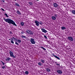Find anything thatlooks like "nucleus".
<instances>
[{"instance_id": "f257e3e1", "label": "nucleus", "mask_w": 75, "mask_h": 75, "mask_svg": "<svg viewBox=\"0 0 75 75\" xmlns=\"http://www.w3.org/2000/svg\"><path fill=\"white\" fill-rule=\"evenodd\" d=\"M3 19L5 21L7 22L9 24H12L15 25V26L17 27V26L16 24V23H15V22L14 21L12 20L10 18H7L6 19L5 18H4Z\"/></svg>"}, {"instance_id": "f03ea898", "label": "nucleus", "mask_w": 75, "mask_h": 75, "mask_svg": "<svg viewBox=\"0 0 75 75\" xmlns=\"http://www.w3.org/2000/svg\"><path fill=\"white\" fill-rule=\"evenodd\" d=\"M9 54H10V56L11 57H13V58H16V56H14L13 54V52L11 50L9 51Z\"/></svg>"}, {"instance_id": "7ed1b4c3", "label": "nucleus", "mask_w": 75, "mask_h": 75, "mask_svg": "<svg viewBox=\"0 0 75 75\" xmlns=\"http://www.w3.org/2000/svg\"><path fill=\"white\" fill-rule=\"evenodd\" d=\"M67 39L69 41L72 42L74 41V39H73V38L71 36H69L68 37Z\"/></svg>"}, {"instance_id": "20e7f679", "label": "nucleus", "mask_w": 75, "mask_h": 75, "mask_svg": "<svg viewBox=\"0 0 75 75\" xmlns=\"http://www.w3.org/2000/svg\"><path fill=\"white\" fill-rule=\"evenodd\" d=\"M30 41L31 44H35V42L34 41V39L31 38L30 39Z\"/></svg>"}, {"instance_id": "39448f33", "label": "nucleus", "mask_w": 75, "mask_h": 75, "mask_svg": "<svg viewBox=\"0 0 75 75\" xmlns=\"http://www.w3.org/2000/svg\"><path fill=\"white\" fill-rule=\"evenodd\" d=\"M53 4V6L55 8V7H58V8H59V6H58V5L56 3H54Z\"/></svg>"}, {"instance_id": "423d86ee", "label": "nucleus", "mask_w": 75, "mask_h": 75, "mask_svg": "<svg viewBox=\"0 0 75 75\" xmlns=\"http://www.w3.org/2000/svg\"><path fill=\"white\" fill-rule=\"evenodd\" d=\"M41 30L42 31V32H43V33H47V31L46 30L43 28H41Z\"/></svg>"}, {"instance_id": "0eeeda50", "label": "nucleus", "mask_w": 75, "mask_h": 75, "mask_svg": "<svg viewBox=\"0 0 75 75\" xmlns=\"http://www.w3.org/2000/svg\"><path fill=\"white\" fill-rule=\"evenodd\" d=\"M11 59V58L8 57H6V58L5 59V60L6 61H10V60Z\"/></svg>"}, {"instance_id": "6e6552de", "label": "nucleus", "mask_w": 75, "mask_h": 75, "mask_svg": "<svg viewBox=\"0 0 75 75\" xmlns=\"http://www.w3.org/2000/svg\"><path fill=\"white\" fill-rule=\"evenodd\" d=\"M35 23L37 26H39V22L38 21H35Z\"/></svg>"}, {"instance_id": "1a4fd4ad", "label": "nucleus", "mask_w": 75, "mask_h": 75, "mask_svg": "<svg viewBox=\"0 0 75 75\" xmlns=\"http://www.w3.org/2000/svg\"><path fill=\"white\" fill-rule=\"evenodd\" d=\"M57 71L59 74H62V72L61 70H58Z\"/></svg>"}, {"instance_id": "9d476101", "label": "nucleus", "mask_w": 75, "mask_h": 75, "mask_svg": "<svg viewBox=\"0 0 75 75\" xmlns=\"http://www.w3.org/2000/svg\"><path fill=\"white\" fill-rule=\"evenodd\" d=\"M52 18L54 20H56V17L55 16H52Z\"/></svg>"}, {"instance_id": "9b49d317", "label": "nucleus", "mask_w": 75, "mask_h": 75, "mask_svg": "<svg viewBox=\"0 0 75 75\" xmlns=\"http://www.w3.org/2000/svg\"><path fill=\"white\" fill-rule=\"evenodd\" d=\"M54 57H55V58H57V59H59V60H60V58H59V57H58L56 55L54 56Z\"/></svg>"}, {"instance_id": "f8f14e48", "label": "nucleus", "mask_w": 75, "mask_h": 75, "mask_svg": "<svg viewBox=\"0 0 75 75\" xmlns=\"http://www.w3.org/2000/svg\"><path fill=\"white\" fill-rule=\"evenodd\" d=\"M16 13H17L18 14H19V15H20V14H21V13H20V11H17Z\"/></svg>"}, {"instance_id": "ddd939ff", "label": "nucleus", "mask_w": 75, "mask_h": 75, "mask_svg": "<svg viewBox=\"0 0 75 75\" xmlns=\"http://www.w3.org/2000/svg\"><path fill=\"white\" fill-rule=\"evenodd\" d=\"M15 5L16 6H18V7H20V5L18 3H16Z\"/></svg>"}, {"instance_id": "4468645a", "label": "nucleus", "mask_w": 75, "mask_h": 75, "mask_svg": "<svg viewBox=\"0 0 75 75\" xmlns=\"http://www.w3.org/2000/svg\"><path fill=\"white\" fill-rule=\"evenodd\" d=\"M46 70L47 72H50L51 70H50V69H49V68H47L46 69Z\"/></svg>"}, {"instance_id": "2eb2a0df", "label": "nucleus", "mask_w": 75, "mask_h": 75, "mask_svg": "<svg viewBox=\"0 0 75 75\" xmlns=\"http://www.w3.org/2000/svg\"><path fill=\"white\" fill-rule=\"evenodd\" d=\"M61 29H62V30H64V29H66V28H65V27L64 26H62L61 28Z\"/></svg>"}, {"instance_id": "dca6fc26", "label": "nucleus", "mask_w": 75, "mask_h": 75, "mask_svg": "<svg viewBox=\"0 0 75 75\" xmlns=\"http://www.w3.org/2000/svg\"><path fill=\"white\" fill-rule=\"evenodd\" d=\"M29 34H30V35H33V32L31 31H30V32L29 33Z\"/></svg>"}, {"instance_id": "f3484780", "label": "nucleus", "mask_w": 75, "mask_h": 75, "mask_svg": "<svg viewBox=\"0 0 75 75\" xmlns=\"http://www.w3.org/2000/svg\"><path fill=\"white\" fill-rule=\"evenodd\" d=\"M24 22H22L21 23V25L22 26H23L24 25Z\"/></svg>"}, {"instance_id": "a211bd4d", "label": "nucleus", "mask_w": 75, "mask_h": 75, "mask_svg": "<svg viewBox=\"0 0 75 75\" xmlns=\"http://www.w3.org/2000/svg\"><path fill=\"white\" fill-rule=\"evenodd\" d=\"M17 42H18V43H20L21 42V41L20 40H18L17 41Z\"/></svg>"}, {"instance_id": "6ab92c4d", "label": "nucleus", "mask_w": 75, "mask_h": 75, "mask_svg": "<svg viewBox=\"0 0 75 75\" xmlns=\"http://www.w3.org/2000/svg\"><path fill=\"white\" fill-rule=\"evenodd\" d=\"M72 13H73V14H75V10H73L72 11Z\"/></svg>"}, {"instance_id": "aec40b11", "label": "nucleus", "mask_w": 75, "mask_h": 75, "mask_svg": "<svg viewBox=\"0 0 75 75\" xmlns=\"http://www.w3.org/2000/svg\"><path fill=\"white\" fill-rule=\"evenodd\" d=\"M40 61H41L42 63H44L45 60H44L41 59Z\"/></svg>"}, {"instance_id": "412c9836", "label": "nucleus", "mask_w": 75, "mask_h": 75, "mask_svg": "<svg viewBox=\"0 0 75 75\" xmlns=\"http://www.w3.org/2000/svg\"><path fill=\"white\" fill-rule=\"evenodd\" d=\"M38 65H39V66H41L42 65V64L40 62H39L38 63Z\"/></svg>"}, {"instance_id": "4be33fe9", "label": "nucleus", "mask_w": 75, "mask_h": 75, "mask_svg": "<svg viewBox=\"0 0 75 75\" xmlns=\"http://www.w3.org/2000/svg\"><path fill=\"white\" fill-rule=\"evenodd\" d=\"M30 30H26V32L27 33H28V34H30Z\"/></svg>"}, {"instance_id": "5701e85b", "label": "nucleus", "mask_w": 75, "mask_h": 75, "mask_svg": "<svg viewBox=\"0 0 75 75\" xmlns=\"http://www.w3.org/2000/svg\"><path fill=\"white\" fill-rule=\"evenodd\" d=\"M40 48H42V49H43V50H44V51H46V49H45L43 47H41Z\"/></svg>"}, {"instance_id": "b1692460", "label": "nucleus", "mask_w": 75, "mask_h": 75, "mask_svg": "<svg viewBox=\"0 0 75 75\" xmlns=\"http://www.w3.org/2000/svg\"><path fill=\"white\" fill-rule=\"evenodd\" d=\"M29 4H30V5H33V3L31 2H29L28 3Z\"/></svg>"}, {"instance_id": "393cba45", "label": "nucleus", "mask_w": 75, "mask_h": 75, "mask_svg": "<svg viewBox=\"0 0 75 75\" xmlns=\"http://www.w3.org/2000/svg\"><path fill=\"white\" fill-rule=\"evenodd\" d=\"M39 24H40V25H42V23L41 22V21H40V22H39Z\"/></svg>"}, {"instance_id": "a878e982", "label": "nucleus", "mask_w": 75, "mask_h": 75, "mask_svg": "<svg viewBox=\"0 0 75 75\" xmlns=\"http://www.w3.org/2000/svg\"><path fill=\"white\" fill-rule=\"evenodd\" d=\"M21 37L22 38H26V37L25 36L22 35L21 36Z\"/></svg>"}, {"instance_id": "bb28decb", "label": "nucleus", "mask_w": 75, "mask_h": 75, "mask_svg": "<svg viewBox=\"0 0 75 75\" xmlns=\"http://www.w3.org/2000/svg\"><path fill=\"white\" fill-rule=\"evenodd\" d=\"M54 17H56L57 18V17H58V15L57 14H55L54 15Z\"/></svg>"}, {"instance_id": "cd10ccee", "label": "nucleus", "mask_w": 75, "mask_h": 75, "mask_svg": "<svg viewBox=\"0 0 75 75\" xmlns=\"http://www.w3.org/2000/svg\"><path fill=\"white\" fill-rule=\"evenodd\" d=\"M44 37L45 38V39H46L47 40V39H48V38H47V36L45 35L44 36Z\"/></svg>"}, {"instance_id": "c85d7f7f", "label": "nucleus", "mask_w": 75, "mask_h": 75, "mask_svg": "<svg viewBox=\"0 0 75 75\" xmlns=\"http://www.w3.org/2000/svg\"><path fill=\"white\" fill-rule=\"evenodd\" d=\"M4 14H5V16H6V17H8V15H7V14L5 13Z\"/></svg>"}, {"instance_id": "c756f323", "label": "nucleus", "mask_w": 75, "mask_h": 75, "mask_svg": "<svg viewBox=\"0 0 75 75\" xmlns=\"http://www.w3.org/2000/svg\"><path fill=\"white\" fill-rule=\"evenodd\" d=\"M25 74H28V71H26L25 72Z\"/></svg>"}, {"instance_id": "7c9ffc66", "label": "nucleus", "mask_w": 75, "mask_h": 75, "mask_svg": "<svg viewBox=\"0 0 75 75\" xmlns=\"http://www.w3.org/2000/svg\"><path fill=\"white\" fill-rule=\"evenodd\" d=\"M15 44L17 45H19V44L17 42H15Z\"/></svg>"}, {"instance_id": "2f4dec72", "label": "nucleus", "mask_w": 75, "mask_h": 75, "mask_svg": "<svg viewBox=\"0 0 75 75\" xmlns=\"http://www.w3.org/2000/svg\"><path fill=\"white\" fill-rule=\"evenodd\" d=\"M1 68H2V69H5V68H6V67L3 66V67H2Z\"/></svg>"}, {"instance_id": "473e14b6", "label": "nucleus", "mask_w": 75, "mask_h": 75, "mask_svg": "<svg viewBox=\"0 0 75 75\" xmlns=\"http://www.w3.org/2000/svg\"><path fill=\"white\" fill-rule=\"evenodd\" d=\"M11 42L12 44H14V42L13 41V40H11Z\"/></svg>"}, {"instance_id": "72a5a7b5", "label": "nucleus", "mask_w": 75, "mask_h": 75, "mask_svg": "<svg viewBox=\"0 0 75 75\" xmlns=\"http://www.w3.org/2000/svg\"><path fill=\"white\" fill-rule=\"evenodd\" d=\"M1 62L2 63V64H3V65H4V63H3V62L2 61H1Z\"/></svg>"}, {"instance_id": "f704fd0d", "label": "nucleus", "mask_w": 75, "mask_h": 75, "mask_svg": "<svg viewBox=\"0 0 75 75\" xmlns=\"http://www.w3.org/2000/svg\"><path fill=\"white\" fill-rule=\"evenodd\" d=\"M14 40H16V42H17V41L18 40L16 38H15V39Z\"/></svg>"}, {"instance_id": "c9c22d12", "label": "nucleus", "mask_w": 75, "mask_h": 75, "mask_svg": "<svg viewBox=\"0 0 75 75\" xmlns=\"http://www.w3.org/2000/svg\"><path fill=\"white\" fill-rule=\"evenodd\" d=\"M56 65H57V66L59 65V66H60V64H58V63H57V64H56Z\"/></svg>"}, {"instance_id": "e433bc0d", "label": "nucleus", "mask_w": 75, "mask_h": 75, "mask_svg": "<svg viewBox=\"0 0 75 75\" xmlns=\"http://www.w3.org/2000/svg\"><path fill=\"white\" fill-rule=\"evenodd\" d=\"M2 2H3V3H4V2H5L4 0H2Z\"/></svg>"}, {"instance_id": "4c0bfd02", "label": "nucleus", "mask_w": 75, "mask_h": 75, "mask_svg": "<svg viewBox=\"0 0 75 75\" xmlns=\"http://www.w3.org/2000/svg\"><path fill=\"white\" fill-rule=\"evenodd\" d=\"M1 9L3 11H4V10L3 8H1Z\"/></svg>"}, {"instance_id": "58836bf2", "label": "nucleus", "mask_w": 75, "mask_h": 75, "mask_svg": "<svg viewBox=\"0 0 75 75\" xmlns=\"http://www.w3.org/2000/svg\"><path fill=\"white\" fill-rule=\"evenodd\" d=\"M21 34H23L24 33V32L23 31H22L21 32Z\"/></svg>"}, {"instance_id": "ea45409f", "label": "nucleus", "mask_w": 75, "mask_h": 75, "mask_svg": "<svg viewBox=\"0 0 75 75\" xmlns=\"http://www.w3.org/2000/svg\"><path fill=\"white\" fill-rule=\"evenodd\" d=\"M52 55H53V56H54V57H55V56H56V55H54V54H52Z\"/></svg>"}, {"instance_id": "a19ab883", "label": "nucleus", "mask_w": 75, "mask_h": 75, "mask_svg": "<svg viewBox=\"0 0 75 75\" xmlns=\"http://www.w3.org/2000/svg\"><path fill=\"white\" fill-rule=\"evenodd\" d=\"M10 34H12V32H11H11H10Z\"/></svg>"}, {"instance_id": "79ce46f5", "label": "nucleus", "mask_w": 75, "mask_h": 75, "mask_svg": "<svg viewBox=\"0 0 75 75\" xmlns=\"http://www.w3.org/2000/svg\"><path fill=\"white\" fill-rule=\"evenodd\" d=\"M13 39H14V40L15 39V38H14V37H13Z\"/></svg>"}, {"instance_id": "37998d69", "label": "nucleus", "mask_w": 75, "mask_h": 75, "mask_svg": "<svg viewBox=\"0 0 75 75\" xmlns=\"http://www.w3.org/2000/svg\"><path fill=\"white\" fill-rule=\"evenodd\" d=\"M11 40H13V39L12 38L11 39Z\"/></svg>"}, {"instance_id": "c03bdc74", "label": "nucleus", "mask_w": 75, "mask_h": 75, "mask_svg": "<svg viewBox=\"0 0 75 75\" xmlns=\"http://www.w3.org/2000/svg\"><path fill=\"white\" fill-rule=\"evenodd\" d=\"M36 0V1H39V0Z\"/></svg>"}, {"instance_id": "a18cd8bd", "label": "nucleus", "mask_w": 75, "mask_h": 75, "mask_svg": "<svg viewBox=\"0 0 75 75\" xmlns=\"http://www.w3.org/2000/svg\"><path fill=\"white\" fill-rule=\"evenodd\" d=\"M11 40V39H9V40Z\"/></svg>"}, {"instance_id": "49530a36", "label": "nucleus", "mask_w": 75, "mask_h": 75, "mask_svg": "<svg viewBox=\"0 0 75 75\" xmlns=\"http://www.w3.org/2000/svg\"><path fill=\"white\" fill-rule=\"evenodd\" d=\"M14 0L15 1H16V0Z\"/></svg>"}, {"instance_id": "de8ad7c7", "label": "nucleus", "mask_w": 75, "mask_h": 75, "mask_svg": "<svg viewBox=\"0 0 75 75\" xmlns=\"http://www.w3.org/2000/svg\"><path fill=\"white\" fill-rule=\"evenodd\" d=\"M55 63H57V62H55Z\"/></svg>"}]
</instances>
